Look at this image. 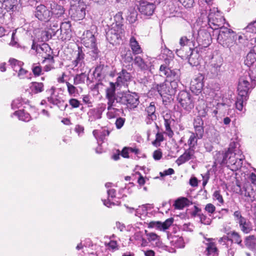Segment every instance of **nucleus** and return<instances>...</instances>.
<instances>
[{
  "label": "nucleus",
  "instance_id": "1",
  "mask_svg": "<svg viewBox=\"0 0 256 256\" xmlns=\"http://www.w3.org/2000/svg\"><path fill=\"white\" fill-rule=\"evenodd\" d=\"M199 11L196 21L197 26L210 28L214 30V33L224 27L225 19L218 8L204 6H200Z\"/></svg>",
  "mask_w": 256,
  "mask_h": 256
},
{
  "label": "nucleus",
  "instance_id": "2",
  "mask_svg": "<svg viewBox=\"0 0 256 256\" xmlns=\"http://www.w3.org/2000/svg\"><path fill=\"white\" fill-rule=\"evenodd\" d=\"M216 34L218 42L224 47L228 48L230 52H236L240 50V46L236 42V35L234 32L226 27H222L213 34Z\"/></svg>",
  "mask_w": 256,
  "mask_h": 256
},
{
  "label": "nucleus",
  "instance_id": "3",
  "mask_svg": "<svg viewBox=\"0 0 256 256\" xmlns=\"http://www.w3.org/2000/svg\"><path fill=\"white\" fill-rule=\"evenodd\" d=\"M116 86L113 82H110V86L106 90V98L108 100V112L106 116L109 119L116 118L118 116L120 109L115 108L116 99L115 98Z\"/></svg>",
  "mask_w": 256,
  "mask_h": 256
},
{
  "label": "nucleus",
  "instance_id": "4",
  "mask_svg": "<svg viewBox=\"0 0 256 256\" xmlns=\"http://www.w3.org/2000/svg\"><path fill=\"white\" fill-rule=\"evenodd\" d=\"M116 103L124 104L130 110L136 108L139 104V96L136 92H118L115 94Z\"/></svg>",
  "mask_w": 256,
  "mask_h": 256
},
{
  "label": "nucleus",
  "instance_id": "5",
  "mask_svg": "<svg viewBox=\"0 0 256 256\" xmlns=\"http://www.w3.org/2000/svg\"><path fill=\"white\" fill-rule=\"evenodd\" d=\"M46 92L50 95L47 97V100L50 104L56 106L60 110H66L68 104L65 102L62 94L56 92V88L54 86L47 89Z\"/></svg>",
  "mask_w": 256,
  "mask_h": 256
},
{
  "label": "nucleus",
  "instance_id": "6",
  "mask_svg": "<svg viewBox=\"0 0 256 256\" xmlns=\"http://www.w3.org/2000/svg\"><path fill=\"white\" fill-rule=\"evenodd\" d=\"M32 49L36 50L38 56H40L44 60L50 59L52 61L53 51L47 44H42V45L36 44L33 40Z\"/></svg>",
  "mask_w": 256,
  "mask_h": 256
},
{
  "label": "nucleus",
  "instance_id": "7",
  "mask_svg": "<svg viewBox=\"0 0 256 256\" xmlns=\"http://www.w3.org/2000/svg\"><path fill=\"white\" fill-rule=\"evenodd\" d=\"M177 100L182 107L189 112L194 108V104L190 94L186 91H181L177 97Z\"/></svg>",
  "mask_w": 256,
  "mask_h": 256
},
{
  "label": "nucleus",
  "instance_id": "8",
  "mask_svg": "<svg viewBox=\"0 0 256 256\" xmlns=\"http://www.w3.org/2000/svg\"><path fill=\"white\" fill-rule=\"evenodd\" d=\"M34 14L39 20L46 22L50 21L52 12L44 5L40 4L36 8Z\"/></svg>",
  "mask_w": 256,
  "mask_h": 256
},
{
  "label": "nucleus",
  "instance_id": "9",
  "mask_svg": "<svg viewBox=\"0 0 256 256\" xmlns=\"http://www.w3.org/2000/svg\"><path fill=\"white\" fill-rule=\"evenodd\" d=\"M200 29L198 32V36L196 38V41L198 46H201L203 47H208L210 44L212 40V37L210 32L207 30L205 29L206 28L200 26Z\"/></svg>",
  "mask_w": 256,
  "mask_h": 256
},
{
  "label": "nucleus",
  "instance_id": "10",
  "mask_svg": "<svg viewBox=\"0 0 256 256\" xmlns=\"http://www.w3.org/2000/svg\"><path fill=\"white\" fill-rule=\"evenodd\" d=\"M124 31V28H114L112 26L106 32V38L112 44L118 43Z\"/></svg>",
  "mask_w": 256,
  "mask_h": 256
},
{
  "label": "nucleus",
  "instance_id": "11",
  "mask_svg": "<svg viewBox=\"0 0 256 256\" xmlns=\"http://www.w3.org/2000/svg\"><path fill=\"white\" fill-rule=\"evenodd\" d=\"M160 74L161 76H166L170 80H180V71L178 69L171 70L166 64H162L160 68Z\"/></svg>",
  "mask_w": 256,
  "mask_h": 256
},
{
  "label": "nucleus",
  "instance_id": "12",
  "mask_svg": "<svg viewBox=\"0 0 256 256\" xmlns=\"http://www.w3.org/2000/svg\"><path fill=\"white\" fill-rule=\"evenodd\" d=\"M236 155L232 153L228 155L226 165L233 171H236L240 168L242 164L244 156L240 155V158H236Z\"/></svg>",
  "mask_w": 256,
  "mask_h": 256
},
{
  "label": "nucleus",
  "instance_id": "13",
  "mask_svg": "<svg viewBox=\"0 0 256 256\" xmlns=\"http://www.w3.org/2000/svg\"><path fill=\"white\" fill-rule=\"evenodd\" d=\"M156 7V4L152 2L140 1L138 9L142 14L150 16L154 14Z\"/></svg>",
  "mask_w": 256,
  "mask_h": 256
},
{
  "label": "nucleus",
  "instance_id": "14",
  "mask_svg": "<svg viewBox=\"0 0 256 256\" xmlns=\"http://www.w3.org/2000/svg\"><path fill=\"white\" fill-rule=\"evenodd\" d=\"M222 65V62L220 59L212 61L208 66V74L212 78L220 75L224 71Z\"/></svg>",
  "mask_w": 256,
  "mask_h": 256
},
{
  "label": "nucleus",
  "instance_id": "15",
  "mask_svg": "<svg viewBox=\"0 0 256 256\" xmlns=\"http://www.w3.org/2000/svg\"><path fill=\"white\" fill-rule=\"evenodd\" d=\"M78 54L75 60L72 61V65L74 66V69L83 71L84 70V68L85 66V64L84 62V58L85 54L84 53L82 48L78 47Z\"/></svg>",
  "mask_w": 256,
  "mask_h": 256
},
{
  "label": "nucleus",
  "instance_id": "16",
  "mask_svg": "<svg viewBox=\"0 0 256 256\" xmlns=\"http://www.w3.org/2000/svg\"><path fill=\"white\" fill-rule=\"evenodd\" d=\"M96 38L91 31L86 30L84 32L82 42L86 47L94 46L96 44Z\"/></svg>",
  "mask_w": 256,
  "mask_h": 256
},
{
  "label": "nucleus",
  "instance_id": "17",
  "mask_svg": "<svg viewBox=\"0 0 256 256\" xmlns=\"http://www.w3.org/2000/svg\"><path fill=\"white\" fill-rule=\"evenodd\" d=\"M145 233L148 241L152 242V244L156 247L162 249L164 248L165 246L160 241V236L154 232H148L146 230Z\"/></svg>",
  "mask_w": 256,
  "mask_h": 256
},
{
  "label": "nucleus",
  "instance_id": "18",
  "mask_svg": "<svg viewBox=\"0 0 256 256\" xmlns=\"http://www.w3.org/2000/svg\"><path fill=\"white\" fill-rule=\"evenodd\" d=\"M108 68V66H105L104 64H100L97 66L93 73L94 78L98 81L103 80L106 74Z\"/></svg>",
  "mask_w": 256,
  "mask_h": 256
},
{
  "label": "nucleus",
  "instance_id": "19",
  "mask_svg": "<svg viewBox=\"0 0 256 256\" xmlns=\"http://www.w3.org/2000/svg\"><path fill=\"white\" fill-rule=\"evenodd\" d=\"M194 150L192 148L186 150L176 160V164L180 166L188 160L194 158Z\"/></svg>",
  "mask_w": 256,
  "mask_h": 256
},
{
  "label": "nucleus",
  "instance_id": "20",
  "mask_svg": "<svg viewBox=\"0 0 256 256\" xmlns=\"http://www.w3.org/2000/svg\"><path fill=\"white\" fill-rule=\"evenodd\" d=\"M146 112L147 113V116L146 119V123L150 124L152 122L156 119V106L154 102H152L149 106L146 108Z\"/></svg>",
  "mask_w": 256,
  "mask_h": 256
},
{
  "label": "nucleus",
  "instance_id": "21",
  "mask_svg": "<svg viewBox=\"0 0 256 256\" xmlns=\"http://www.w3.org/2000/svg\"><path fill=\"white\" fill-rule=\"evenodd\" d=\"M195 132L199 138H202L204 135V122L200 116H196L194 121Z\"/></svg>",
  "mask_w": 256,
  "mask_h": 256
},
{
  "label": "nucleus",
  "instance_id": "22",
  "mask_svg": "<svg viewBox=\"0 0 256 256\" xmlns=\"http://www.w3.org/2000/svg\"><path fill=\"white\" fill-rule=\"evenodd\" d=\"M208 242L206 243V247L204 254L206 256H218V252L214 243L210 242V239H206Z\"/></svg>",
  "mask_w": 256,
  "mask_h": 256
},
{
  "label": "nucleus",
  "instance_id": "23",
  "mask_svg": "<svg viewBox=\"0 0 256 256\" xmlns=\"http://www.w3.org/2000/svg\"><path fill=\"white\" fill-rule=\"evenodd\" d=\"M177 3H174L172 1H170L168 3L166 11V14L168 15L169 17L175 16L179 14L180 8Z\"/></svg>",
  "mask_w": 256,
  "mask_h": 256
},
{
  "label": "nucleus",
  "instance_id": "24",
  "mask_svg": "<svg viewBox=\"0 0 256 256\" xmlns=\"http://www.w3.org/2000/svg\"><path fill=\"white\" fill-rule=\"evenodd\" d=\"M246 78H240L239 79L238 84V94L242 96L248 97V91L250 88H248L247 86H242V84H246L247 82Z\"/></svg>",
  "mask_w": 256,
  "mask_h": 256
},
{
  "label": "nucleus",
  "instance_id": "25",
  "mask_svg": "<svg viewBox=\"0 0 256 256\" xmlns=\"http://www.w3.org/2000/svg\"><path fill=\"white\" fill-rule=\"evenodd\" d=\"M230 155L228 151H219L216 152L214 156L215 164H225L226 163V160Z\"/></svg>",
  "mask_w": 256,
  "mask_h": 256
},
{
  "label": "nucleus",
  "instance_id": "26",
  "mask_svg": "<svg viewBox=\"0 0 256 256\" xmlns=\"http://www.w3.org/2000/svg\"><path fill=\"white\" fill-rule=\"evenodd\" d=\"M190 54L188 58V62L192 66H196L200 64V54L197 50L189 48Z\"/></svg>",
  "mask_w": 256,
  "mask_h": 256
},
{
  "label": "nucleus",
  "instance_id": "27",
  "mask_svg": "<svg viewBox=\"0 0 256 256\" xmlns=\"http://www.w3.org/2000/svg\"><path fill=\"white\" fill-rule=\"evenodd\" d=\"M156 88L161 96L165 94L172 95V91L170 90V86L168 82H164L157 84Z\"/></svg>",
  "mask_w": 256,
  "mask_h": 256
},
{
  "label": "nucleus",
  "instance_id": "28",
  "mask_svg": "<svg viewBox=\"0 0 256 256\" xmlns=\"http://www.w3.org/2000/svg\"><path fill=\"white\" fill-rule=\"evenodd\" d=\"M256 62V46H254L247 54L244 64L248 66H252Z\"/></svg>",
  "mask_w": 256,
  "mask_h": 256
},
{
  "label": "nucleus",
  "instance_id": "29",
  "mask_svg": "<svg viewBox=\"0 0 256 256\" xmlns=\"http://www.w3.org/2000/svg\"><path fill=\"white\" fill-rule=\"evenodd\" d=\"M164 126L166 128V134L170 138H172L174 135V132L172 130L170 126L174 122V119L170 118L168 114H166L164 116Z\"/></svg>",
  "mask_w": 256,
  "mask_h": 256
},
{
  "label": "nucleus",
  "instance_id": "30",
  "mask_svg": "<svg viewBox=\"0 0 256 256\" xmlns=\"http://www.w3.org/2000/svg\"><path fill=\"white\" fill-rule=\"evenodd\" d=\"M130 74L127 72L126 70H122L118 74L116 83L118 85H120L121 84H124L126 82L129 81L130 80Z\"/></svg>",
  "mask_w": 256,
  "mask_h": 256
},
{
  "label": "nucleus",
  "instance_id": "31",
  "mask_svg": "<svg viewBox=\"0 0 256 256\" xmlns=\"http://www.w3.org/2000/svg\"><path fill=\"white\" fill-rule=\"evenodd\" d=\"M130 44L134 54H138L142 52V48L134 37L130 38Z\"/></svg>",
  "mask_w": 256,
  "mask_h": 256
},
{
  "label": "nucleus",
  "instance_id": "32",
  "mask_svg": "<svg viewBox=\"0 0 256 256\" xmlns=\"http://www.w3.org/2000/svg\"><path fill=\"white\" fill-rule=\"evenodd\" d=\"M104 110L105 106L102 105L98 108L90 110L88 112V114L93 116L92 120L100 119L102 118V114Z\"/></svg>",
  "mask_w": 256,
  "mask_h": 256
},
{
  "label": "nucleus",
  "instance_id": "33",
  "mask_svg": "<svg viewBox=\"0 0 256 256\" xmlns=\"http://www.w3.org/2000/svg\"><path fill=\"white\" fill-rule=\"evenodd\" d=\"M245 245L249 249L256 252V237L254 236H250L246 238L244 240Z\"/></svg>",
  "mask_w": 256,
  "mask_h": 256
},
{
  "label": "nucleus",
  "instance_id": "34",
  "mask_svg": "<svg viewBox=\"0 0 256 256\" xmlns=\"http://www.w3.org/2000/svg\"><path fill=\"white\" fill-rule=\"evenodd\" d=\"M108 194V198L107 200H102L104 205L107 207L110 208L112 206H114L116 204L114 202H111L110 198L112 199L116 197V190L114 189H110L107 190Z\"/></svg>",
  "mask_w": 256,
  "mask_h": 256
},
{
  "label": "nucleus",
  "instance_id": "35",
  "mask_svg": "<svg viewBox=\"0 0 256 256\" xmlns=\"http://www.w3.org/2000/svg\"><path fill=\"white\" fill-rule=\"evenodd\" d=\"M114 22L112 24V26L114 28H124V20L122 16L121 12H118L114 16Z\"/></svg>",
  "mask_w": 256,
  "mask_h": 256
},
{
  "label": "nucleus",
  "instance_id": "36",
  "mask_svg": "<svg viewBox=\"0 0 256 256\" xmlns=\"http://www.w3.org/2000/svg\"><path fill=\"white\" fill-rule=\"evenodd\" d=\"M240 144L238 142H232L230 143L229 148L228 150V152L230 154H232L234 155H241L242 152L240 150Z\"/></svg>",
  "mask_w": 256,
  "mask_h": 256
},
{
  "label": "nucleus",
  "instance_id": "37",
  "mask_svg": "<svg viewBox=\"0 0 256 256\" xmlns=\"http://www.w3.org/2000/svg\"><path fill=\"white\" fill-rule=\"evenodd\" d=\"M134 64L137 66L140 70H147L148 68L146 62L140 56H136L134 60Z\"/></svg>",
  "mask_w": 256,
  "mask_h": 256
},
{
  "label": "nucleus",
  "instance_id": "38",
  "mask_svg": "<svg viewBox=\"0 0 256 256\" xmlns=\"http://www.w3.org/2000/svg\"><path fill=\"white\" fill-rule=\"evenodd\" d=\"M189 204L190 200L187 198H181L175 201L174 206L176 209L182 210Z\"/></svg>",
  "mask_w": 256,
  "mask_h": 256
},
{
  "label": "nucleus",
  "instance_id": "39",
  "mask_svg": "<svg viewBox=\"0 0 256 256\" xmlns=\"http://www.w3.org/2000/svg\"><path fill=\"white\" fill-rule=\"evenodd\" d=\"M30 84V89L34 94L42 92L44 90V85L42 82H32Z\"/></svg>",
  "mask_w": 256,
  "mask_h": 256
},
{
  "label": "nucleus",
  "instance_id": "40",
  "mask_svg": "<svg viewBox=\"0 0 256 256\" xmlns=\"http://www.w3.org/2000/svg\"><path fill=\"white\" fill-rule=\"evenodd\" d=\"M202 83L200 81L194 79L191 82L190 88L193 92L200 93L202 88Z\"/></svg>",
  "mask_w": 256,
  "mask_h": 256
},
{
  "label": "nucleus",
  "instance_id": "41",
  "mask_svg": "<svg viewBox=\"0 0 256 256\" xmlns=\"http://www.w3.org/2000/svg\"><path fill=\"white\" fill-rule=\"evenodd\" d=\"M14 114L18 116V119L24 122H28L31 119L30 114L24 110L16 111Z\"/></svg>",
  "mask_w": 256,
  "mask_h": 256
},
{
  "label": "nucleus",
  "instance_id": "42",
  "mask_svg": "<svg viewBox=\"0 0 256 256\" xmlns=\"http://www.w3.org/2000/svg\"><path fill=\"white\" fill-rule=\"evenodd\" d=\"M127 20L131 24L135 22L137 20L138 12L134 8H130L128 10Z\"/></svg>",
  "mask_w": 256,
  "mask_h": 256
},
{
  "label": "nucleus",
  "instance_id": "43",
  "mask_svg": "<svg viewBox=\"0 0 256 256\" xmlns=\"http://www.w3.org/2000/svg\"><path fill=\"white\" fill-rule=\"evenodd\" d=\"M88 77L85 72H82L80 74H76L74 78V84L78 85L81 84H84L86 78Z\"/></svg>",
  "mask_w": 256,
  "mask_h": 256
},
{
  "label": "nucleus",
  "instance_id": "44",
  "mask_svg": "<svg viewBox=\"0 0 256 256\" xmlns=\"http://www.w3.org/2000/svg\"><path fill=\"white\" fill-rule=\"evenodd\" d=\"M92 133L96 139H98L102 142L104 139L105 136L109 135L110 132L106 130H103L100 131L94 130Z\"/></svg>",
  "mask_w": 256,
  "mask_h": 256
},
{
  "label": "nucleus",
  "instance_id": "45",
  "mask_svg": "<svg viewBox=\"0 0 256 256\" xmlns=\"http://www.w3.org/2000/svg\"><path fill=\"white\" fill-rule=\"evenodd\" d=\"M201 138H199L196 132H192L188 140V144L189 146V148H192V150H194L197 144L198 139H200Z\"/></svg>",
  "mask_w": 256,
  "mask_h": 256
},
{
  "label": "nucleus",
  "instance_id": "46",
  "mask_svg": "<svg viewBox=\"0 0 256 256\" xmlns=\"http://www.w3.org/2000/svg\"><path fill=\"white\" fill-rule=\"evenodd\" d=\"M8 62L11 66L12 68L16 72H17L18 70L20 68H22L24 65L23 62L18 60L14 58H10Z\"/></svg>",
  "mask_w": 256,
  "mask_h": 256
},
{
  "label": "nucleus",
  "instance_id": "47",
  "mask_svg": "<svg viewBox=\"0 0 256 256\" xmlns=\"http://www.w3.org/2000/svg\"><path fill=\"white\" fill-rule=\"evenodd\" d=\"M240 228L242 231L246 234L249 233L251 230H252L251 223L246 218L242 224H240Z\"/></svg>",
  "mask_w": 256,
  "mask_h": 256
},
{
  "label": "nucleus",
  "instance_id": "48",
  "mask_svg": "<svg viewBox=\"0 0 256 256\" xmlns=\"http://www.w3.org/2000/svg\"><path fill=\"white\" fill-rule=\"evenodd\" d=\"M248 96H242L238 94L235 104L236 108L240 111L242 110L244 107V104L248 100Z\"/></svg>",
  "mask_w": 256,
  "mask_h": 256
},
{
  "label": "nucleus",
  "instance_id": "49",
  "mask_svg": "<svg viewBox=\"0 0 256 256\" xmlns=\"http://www.w3.org/2000/svg\"><path fill=\"white\" fill-rule=\"evenodd\" d=\"M76 17L78 20H81L84 18L86 16V6H78L76 10Z\"/></svg>",
  "mask_w": 256,
  "mask_h": 256
},
{
  "label": "nucleus",
  "instance_id": "50",
  "mask_svg": "<svg viewBox=\"0 0 256 256\" xmlns=\"http://www.w3.org/2000/svg\"><path fill=\"white\" fill-rule=\"evenodd\" d=\"M66 84L67 86L68 92L70 96H75L78 94V90L74 86V84H72L68 82H66Z\"/></svg>",
  "mask_w": 256,
  "mask_h": 256
},
{
  "label": "nucleus",
  "instance_id": "51",
  "mask_svg": "<svg viewBox=\"0 0 256 256\" xmlns=\"http://www.w3.org/2000/svg\"><path fill=\"white\" fill-rule=\"evenodd\" d=\"M46 62H48V64L44 67V70L45 72H49L54 68V56H52V62L50 58L44 60L42 62L43 64Z\"/></svg>",
  "mask_w": 256,
  "mask_h": 256
},
{
  "label": "nucleus",
  "instance_id": "52",
  "mask_svg": "<svg viewBox=\"0 0 256 256\" xmlns=\"http://www.w3.org/2000/svg\"><path fill=\"white\" fill-rule=\"evenodd\" d=\"M91 50L89 52L90 56H92V60H96L100 56V52L96 47V44L94 46H90Z\"/></svg>",
  "mask_w": 256,
  "mask_h": 256
},
{
  "label": "nucleus",
  "instance_id": "53",
  "mask_svg": "<svg viewBox=\"0 0 256 256\" xmlns=\"http://www.w3.org/2000/svg\"><path fill=\"white\" fill-rule=\"evenodd\" d=\"M194 40L192 37L191 38H188L187 36H182L180 40V44L181 46H190L191 44H193ZM194 46V44H192Z\"/></svg>",
  "mask_w": 256,
  "mask_h": 256
},
{
  "label": "nucleus",
  "instance_id": "54",
  "mask_svg": "<svg viewBox=\"0 0 256 256\" xmlns=\"http://www.w3.org/2000/svg\"><path fill=\"white\" fill-rule=\"evenodd\" d=\"M2 6L7 10H11L15 6L16 0H2Z\"/></svg>",
  "mask_w": 256,
  "mask_h": 256
},
{
  "label": "nucleus",
  "instance_id": "55",
  "mask_svg": "<svg viewBox=\"0 0 256 256\" xmlns=\"http://www.w3.org/2000/svg\"><path fill=\"white\" fill-rule=\"evenodd\" d=\"M174 222L173 218H169L166 220L164 222H160V230H165L172 224Z\"/></svg>",
  "mask_w": 256,
  "mask_h": 256
},
{
  "label": "nucleus",
  "instance_id": "56",
  "mask_svg": "<svg viewBox=\"0 0 256 256\" xmlns=\"http://www.w3.org/2000/svg\"><path fill=\"white\" fill-rule=\"evenodd\" d=\"M230 236L233 242L238 244L240 246H242V238L240 234L237 232H232L231 233Z\"/></svg>",
  "mask_w": 256,
  "mask_h": 256
},
{
  "label": "nucleus",
  "instance_id": "57",
  "mask_svg": "<svg viewBox=\"0 0 256 256\" xmlns=\"http://www.w3.org/2000/svg\"><path fill=\"white\" fill-rule=\"evenodd\" d=\"M32 70L35 76H39L41 74L42 68L39 64H33Z\"/></svg>",
  "mask_w": 256,
  "mask_h": 256
},
{
  "label": "nucleus",
  "instance_id": "58",
  "mask_svg": "<svg viewBox=\"0 0 256 256\" xmlns=\"http://www.w3.org/2000/svg\"><path fill=\"white\" fill-rule=\"evenodd\" d=\"M246 78L251 81L256 80V66H252L250 68Z\"/></svg>",
  "mask_w": 256,
  "mask_h": 256
},
{
  "label": "nucleus",
  "instance_id": "59",
  "mask_svg": "<svg viewBox=\"0 0 256 256\" xmlns=\"http://www.w3.org/2000/svg\"><path fill=\"white\" fill-rule=\"evenodd\" d=\"M176 247L178 248H182L184 246V242L182 237H176L172 240Z\"/></svg>",
  "mask_w": 256,
  "mask_h": 256
},
{
  "label": "nucleus",
  "instance_id": "60",
  "mask_svg": "<svg viewBox=\"0 0 256 256\" xmlns=\"http://www.w3.org/2000/svg\"><path fill=\"white\" fill-rule=\"evenodd\" d=\"M180 80H171L170 82L168 83L170 86V90H172V95L175 94L176 90L178 87V82Z\"/></svg>",
  "mask_w": 256,
  "mask_h": 256
},
{
  "label": "nucleus",
  "instance_id": "61",
  "mask_svg": "<svg viewBox=\"0 0 256 256\" xmlns=\"http://www.w3.org/2000/svg\"><path fill=\"white\" fill-rule=\"evenodd\" d=\"M245 28L247 32L256 34V20L248 24Z\"/></svg>",
  "mask_w": 256,
  "mask_h": 256
},
{
  "label": "nucleus",
  "instance_id": "62",
  "mask_svg": "<svg viewBox=\"0 0 256 256\" xmlns=\"http://www.w3.org/2000/svg\"><path fill=\"white\" fill-rule=\"evenodd\" d=\"M63 8L60 6H56L54 10L52 12V14L56 16V17H60L64 14Z\"/></svg>",
  "mask_w": 256,
  "mask_h": 256
},
{
  "label": "nucleus",
  "instance_id": "63",
  "mask_svg": "<svg viewBox=\"0 0 256 256\" xmlns=\"http://www.w3.org/2000/svg\"><path fill=\"white\" fill-rule=\"evenodd\" d=\"M22 99L20 98H18L14 100L12 103V108L13 109H16L22 106Z\"/></svg>",
  "mask_w": 256,
  "mask_h": 256
},
{
  "label": "nucleus",
  "instance_id": "64",
  "mask_svg": "<svg viewBox=\"0 0 256 256\" xmlns=\"http://www.w3.org/2000/svg\"><path fill=\"white\" fill-rule=\"evenodd\" d=\"M199 218L200 222L204 224L209 225L212 222V220L202 214L200 216Z\"/></svg>",
  "mask_w": 256,
  "mask_h": 256
}]
</instances>
